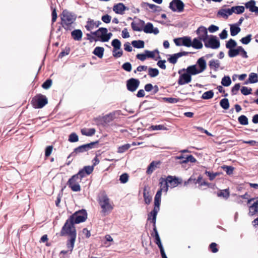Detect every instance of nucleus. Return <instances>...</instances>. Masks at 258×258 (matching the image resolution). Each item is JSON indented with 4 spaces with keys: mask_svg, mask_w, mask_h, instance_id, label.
Listing matches in <instances>:
<instances>
[{
    "mask_svg": "<svg viewBox=\"0 0 258 258\" xmlns=\"http://www.w3.org/2000/svg\"><path fill=\"white\" fill-rule=\"evenodd\" d=\"M75 224L68 218L59 232L60 236L68 237L67 246L71 252L73 250L77 237V230Z\"/></svg>",
    "mask_w": 258,
    "mask_h": 258,
    "instance_id": "1",
    "label": "nucleus"
},
{
    "mask_svg": "<svg viewBox=\"0 0 258 258\" xmlns=\"http://www.w3.org/2000/svg\"><path fill=\"white\" fill-rule=\"evenodd\" d=\"M61 25L67 31H70L73 28V26L76 19V16L67 10H64L60 15Z\"/></svg>",
    "mask_w": 258,
    "mask_h": 258,
    "instance_id": "2",
    "label": "nucleus"
},
{
    "mask_svg": "<svg viewBox=\"0 0 258 258\" xmlns=\"http://www.w3.org/2000/svg\"><path fill=\"white\" fill-rule=\"evenodd\" d=\"M98 141L84 144L76 148L68 157L70 159L71 157H75L77 154L82 153L89 151L93 148H97L98 145Z\"/></svg>",
    "mask_w": 258,
    "mask_h": 258,
    "instance_id": "3",
    "label": "nucleus"
},
{
    "mask_svg": "<svg viewBox=\"0 0 258 258\" xmlns=\"http://www.w3.org/2000/svg\"><path fill=\"white\" fill-rule=\"evenodd\" d=\"M107 28L101 27L96 31L91 32V34L94 35L96 39H98V41L107 42L112 36V33H107Z\"/></svg>",
    "mask_w": 258,
    "mask_h": 258,
    "instance_id": "4",
    "label": "nucleus"
},
{
    "mask_svg": "<svg viewBox=\"0 0 258 258\" xmlns=\"http://www.w3.org/2000/svg\"><path fill=\"white\" fill-rule=\"evenodd\" d=\"M69 218L74 224H79L86 220L87 219V213L85 210L83 209L75 212Z\"/></svg>",
    "mask_w": 258,
    "mask_h": 258,
    "instance_id": "5",
    "label": "nucleus"
},
{
    "mask_svg": "<svg viewBox=\"0 0 258 258\" xmlns=\"http://www.w3.org/2000/svg\"><path fill=\"white\" fill-rule=\"evenodd\" d=\"M99 204L102 209V212L105 214L110 212L113 208L112 203L106 195H102L99 199Z\"/></svg>",
    "mask_w": 258,
    "mask_h": 258,
    "instance_id": "6",
    "label": "nucleus"
},
{
    "mask_svg": "<svg viewBox=\"0 0 258 258\" xmlns=\"http://www.w3.org/2000/svg\"><path fill=\"white\" fill-rule=\"evenodd\" d=\"M31 104L35 108H41L48 103L46 97L41 94H38L32 98Z\"/></svg>",
    "mask_w": 258,
    "mask_h": 258,
    "instance_id": "7",
    "label": "nucleus"
},
{
    "mask_svg": "<svg viewBox=\"0 0 258 258\" xmlns=\"http://www.w3.org/2000/svg\"><path fill=\"white\" fill-rule=\"evenodd\" d=\"M82 179L76 174L73 175L68 181L67 185L73 191H80L81 186L79 183Z\"/></svg>",
    "mask_w": 258,
    "mask_h": 258,
    "instance_id": "8",
    "label": "nucleus"
},
{
    "mask_svg": "<svg viewBox=\"0 0 258 258\" xmlns=\"http://www.w3.org/2000/svg\"><path fill=\"white\" fill-rule=\"evenodd\" d=\"M205 46L207 48H211L212 49H217L220 47V41L216 36L212 35L209 39L204 41Z\"/></svg>",
    "mask_w": 258,
    "mask_h": 258,
    "instance_id": "9",
    "label": "nucleus"
},
{
    "mask_svg": "<svg viewBox=\"0 0 258 258\" xmlns=\"http://www.w3.org/2000/svg\"><path fill=\"white\" fill-rule=\"evenodd\" d=\"M184 5L181 0H173L170 2L169 8L173 12H182L184 10Z\"/></svg>",
    "mask_w": 258,
    "mask_h": 258,
    "instance_id": "10",
    "label": "nucleus"
},
{
    "mask_svg": "<svg viewBox=\"0 0 258 258\" xmlns=\"http://www.w3.org/2000/svg\"><path fill=\"white\" fill-rule=\"evenodd\" d=\"M184 69H183L178 71V74L180 75L178 80V84L179 85H183L185 84H188L191 81V77L189 76V74L187 73L181 74V72L184 71Z\"/></svg>",
    "mask_w": 258,
    "mask_h": 258,
    "instance_id": "11",
    "label": "nucleus"
},
{
    "mask_svg": "<svg viewBox=\"0 0 258 258\" xmlns=\"http://www.w3.org/2000/svg\"><path fill=\"white\" fill-rule=\"evenodd\" d=\"M140 82L138 79L131 78L126 81V88L131 92H135L140 85Z\"/></svg>",
    "mask_w": 258,
    "mask_h": 258,
    "instance_id": "12",
    "label": "nucleus"
},
{
    "mask_svg": "<svg viewBox=\"0 0 258 258\" xmlns=\"http://www.w3.org/2000/svg\"><path fill=\"white\" fill-rule=\"evenodd\" d=\"M93 171V167L91 166H85L83 169L79 170L76 174L82 179L83 178L86 177L92 173Z\"/></svg>",
    "mask_w": 258,
    "mask_h": 258,
    "instance_id": "13",
    "label": "nucleus"
},
{
    "mask_svg": "<svg viewBox=\"0 0 258 258\" xmlns=\"http://www.w3.org/2000/svg\"><path fill=\"white\" fill-rule=\"evenodd\" d=\"M159 185L160 187L157 192H160L161 195H162V191L167 192L169 185L168 184V182L166 178L161 177L159 179Z\"/></svg>",
    "mask_w": 258,
    "mask_h": 258,
    "instance_id": "14",
    "label": "nucleus"
},
{
    "mask_svg": "<svg viewBox=\"0 0 258 258\" xmlns=\"http://www.w3.org/2000/svg\"><path fill=\"white\" fill-rule=\"evenodd\" d=\"M101 24L99 21H95L94 20L88 18L86 22V25L85 26L87 30L90 31L95 28H97Z\"/></svg>",
    "mask_w": 258,
    "mask_h": 258,
    "instance_id": "15",
    "label": "nucleus"
},
{
    "mask_svg": "<svg viewBox=\"0 0 258 258\" xmlns=\"http://www.w3.org/2000/svg\"><path fill=\"white\" fill-rule=\"evenodd\" d=\"M197 33L199 35V38L200 40H202L203 41H205L208 38V32L207 29L203 27H200L197 30Z\"/></svg>",
    "mask_w": 258,
    "mask_h": 258,
    "instance_id": "16",
    "label": "nucleus"
},
{
    "mask_svg": "<svg viewBox=\"0 0 258 258\" xmlns=\"http://www.w3.org/2000/svg\"><path fill=\"white\" fill-rule=\"evenodd\" d=\"M128 8L125 7L123 3H118L115 5L113 7V11L116 14L122 15L124 11L128 10Z\"/></svg>",
    "mask_w": 258,
    "mask_h": 258,
    "instance_id": "17",
    "label": "nucleus"
},
{
    "mask_svg": "<svg viewBox=\"0 0 258 258\" xmlns=\"http://www.w3.org/2000/svg\"><path fill=\"white\" fill-rule=\"evenodd\" d=\"M145 25V22L142 20H139L138 22H133L131 23L132 29L135 31H142Z\"/></svg>",
    "mask_w": 258,
    "mask_h": 258,
    "instance_id": "18",
    "label": "nucleus"
},
{
    "mask_svg": "<svg viewBox=\"0 0 258 258\" xmlns=\"http://www.w3.org/2000/svg\"><path fill=\"white\" fill-rule=\"evenodd\" d=\"M166 179L168 182V184H169V186L171 187H175L181 183V181H179L178 178L175 176L169 175Z\"/></svg>",
    "mask_w": 258,
    "mask_h": 258,
    "instance_id": "19",
    "label": "nucleus"
},
{
    "mask_svg": "<svg viewBox=\"0 0 258 258\" xmlns=\"http://www.w3.org/2000/svg\"><path fill=\"white\" fill-rule=\"evenodd\" d=\"M161 163V162L160 161H152L148 166L146 171V173L148 175L151 174L157 168L159 167V166Z\"/></svg>",
    "mask_w": 258,
    "mask_h": 258,
    "instance_id": "20",
    "label": "nucleus"
},
{
    "mask_svg": "<svg viewBox=\"0 0 258 258\" xmlns=\"http://www.w3.org/2000/svg\"><path fill=\"white\" fill-rule=\"evenodd\" d=\"M255 2L254 0H250L245 3V7L246 9H248L251 12H254L256 15H258V7L255 6Z\"/></svg>",
    "mask_w": 258,
    "mask_h": 258,
    "instance_id": "21",
    "label": "nucleus"
},
{
    "mask_svg": "<svg viewBox=\"0 0 258 258\" xmlns=\"http://www.w3.org/2000/svg\"><path fill=\"white\" fill-rule=\"evenodd\" d=\"M145 53L146 54L147 58H151L155 60H157L160 58L159 55V52L157 49L151 51L149 50H145Z\"/></svg>",
    "mask_w": 258,
    "mask_h": 258,
    "instance_id": "22",
    "label": "nucleus"
},
{
    "mask_svg": "<svg viewBox=\"0 0 258 258\" xmlns=\"http://www.w3.org/2000/svg\"><path fill=\"white\" fill-rule=\"evenodd\" d=\"M258 213V200L249 207V215L253 216Z\"/></svg>",
    "mask_w": 258,
    "mask_h": 258,
    "instance_id": "23",
    "label": "nucleus"
},
{
    "mask_svg": "<svg viewBox=\"0 0 258 258\" xmlns=\"http://www.w3.org/2000/svg\"><path fill=\"white\" fill-rule=\"evenodd\" d=\"M197 64L199 66L200 73L204 72L207 67V64L205 60L203 57L200 58L197 61Z\"/></svg>",
    "mask_w": 258,
    "mask_h": 258,
    "instance_id": "24",
    "label": "nucleus"
},
{
    "mask_svg": "<svg viewBox=\"0 0 258 258\" xmlns=\"http://www.w3.org/2000/svg\"><path fill=\"white\" fill-rule=\"evenodd\" d=\"M159 211L153 209L148 215V220L150 221L153 225L156 224V217Z\"/></svg>",
    "mask_w": 258,
    "mask_h": 258,
    "instance_id": "25",
    "label": "nucleus"
},
{
    "mask_svg": "<svg viewBox=\"0 0 258 258\" xmlns=\"http://www.w3.org/2000/svg\"><path fill=\"white\" fill-rule=\"evenodd\" d=\"M71 35L75 40L80 41L82 39L83 33L81 30L76 29L72 32Z\"/></svg>",
    "mask_w": 258,
    "mask_h": 258,
    "instance_id": "26",
    "label": "nucleus"
},
{
    "mask_svg": "<svg viewBox=\"0 0 258 258\" xmlns=\"http://www.w3.org/2000/svg\"><path fill=\"white\" fill-rule=\"evenodd\" d=\"M161 195L160 192H157L154 198V210L159 211Z\"/></svg>",
    "mask_w": 258,
    "mask_h": 258,
    "instance_id": "27",
    "label": "nucleus"
},
{
    "mask_svg": "<svg viewBox=\"0 0 258 258\" xmlns=\"http://www.w3.org/2000/svg\"><path fill=\"white\" fill-rule=\"evenodd\" d=\"M186 73L189 74V76L195 75L200 74L198 69H197L196 65H192L187 67L186 69Z\"/></svg>",
    "mask_w": 258,
    "mask_h": 258,
    "instance_id": "28",
    "label": "nucleus"
},
{
    "mask_svg": "<svg viewBox=\"0 0 258 258\" xmlns=\"http://www.w3.org/2000/svg\"><path fill=\"white\" fill-rule=\"evenodd\" d=\"M258 82V76L256 73H251L249 75V78L247 81L245 83V84L248 83H255Z\"/></svg>",
    "mask_w": 258,
    "mask_h": 258,
    "instance_id": "29",
    "label": "nucleus"
},
{
    "mask_svg": "<svg viewBox=\"0 0 258 258\" xmlns=\"http://www.w3.org/2000/svg\"><path fill=\"white\" fill-rule=\"evenodd\" d=\"M229 11H231V9H222L218 12V15L227 19L229 16L232 14V13H230Z\"/></svg>",
    "mask_w": 258,
    "mask_h": 258,
    "instance_id": "30",
    "label": "nucleus"
},
{
    "mask_svg": "<svg viewBox=\"0 0 258 258\" xmlns=\"http://www.w3.org/2000/svg\"><path fill=\"white\" fill-rule=\"evenodd\" d=\"M81 132L83 135L86 136H92L96 132V130L94 128H83L81 130Z\"/></svg>",
    "mask_w": 258,
    "mask_h": 258,
    "instance_id": "31",
    "label": "nucleus"
},
{
    "mask_svg": "<svg viewBox=\"0 0 258 258\" xmlns=\"http://www.w3.org/2000/svg\"><path fill=\"white\" fill-rule=\"evenodd\" d=\"M209 66L211 69L216 71L220 67V61L218 60L212 59L209 61Z\"/></svg>",
    "mask_w": 258,
    "mask_h": 258,
    "instance_id": "32",
    "label": "nucleus"
},
{
    "mask_svg": "<svg viewBox=\"0 0 258 258\" xmlns=\"http://www.w3.org/2000/svg\"><path fill=\"white\" fill-rule=\"evenodd\" d=\"M104 49L102 47L97 46L95 48L93 53L97 56L99 58H102L104 54Z\"/></svg>",
    "mask_w": 258,
    "mask_h": 258,
    "instance_id": "33",
    "label": "nucleus"
},
{
    "mask_svg": "<svg viewBox=\"0 0 258 258\" xmlns=\"http://www.w3.org/2000/svg\"><path fill=\"white\" fill-rule=\"evenodd\" d=\"M244 11V7L243 6H234L231 8V11H229L230 13H235L237 14H239L243 13Z\"/></svg>",
    "mask_w": 258,
    "mask_h": 258,
    "instance_id": "34",
    "label": "nucleus"
},
{
    "mask_svg": "<svg viewBox=\"0 0 258 258\" xmlns=\"http://www.w3.org/2000/svg\"><path fill=\"white\" fill-rule=\"evenodd\" d=\"M240 28L235 25H230V34L232 36L236 35L238 33L240 32Z\"/></svg>",
    "mask_w": 258,
    "mask_h": 258,
    "instance_id": "35",
    "label": "nucleus"
},
{
    "mask_svg": "<svg viewBox=\"0 0 258 258\" xmlns=\"http://www.w3.org/2000/svg\"><path fill=\"white\" fill-rule=\"evenodd\" d=\"M143 197L146 204H149L152 201V197L150 195L149 192L147 191L146 188L144 189Z\"/></svg>",
    "mask_w": 258,
    "mask_h": 258,
    "instance_id": "36",
    "label": "nucleus"
},
{
    "mask_svg": "<svg viewBox=\"0 0 258 258\" xmlns=\"http://www.w3.org/2000/svg\"><path fill=\"white\" fill-rule=\"evenodd\" d=\"M191 45L192 47L196 49H201L203 47L202 43L197 38H194L193 41L191 42Z\"/></svg>",
    "mask_w": 258,
    "mask_h": 258,
    "instance_id": "37",
    "label": "nucleus"
},
{
    "mask_svg": "<svg viewBox=\"0 0 258 258\" xmlns=\"http://www.w3.org/2000/svg\"><path fill=\"white\" fill-rule=\"evenodd\" d=\"M132 44L135 48H142L144 47L145 43L144 41L141 40H134L132 42Z\"/></svg>",
    "mask_w": 258,
    "mask_h": 258,
    "instance_id": "38",
    "label": "nucleus"
},
{
    "mask_svg": "<svg viewBox=\"0 0 258 258\" xmlns=\"http://www.w3.org/2000/svg\"><path fill=\"white\" fill-rule=\"evenodd\" d=\"M153 25L151 23H148L143 28V30L146 33H152L153 31Z\"/></svg>",
    "mask_w": 258,
    "mask_h": 258,
    "instance_id": "39",
    "label": "nucleus"
},
{
    "mask_svg": "<svg viewBox=\"0 0 258 258\" xmlns=\"http://www.w3.org/2000/svg\"><path fill=\"white\" fill-rule=\"evenodd\" d=\"M229 196L230 194L228 189L221 190L220 192L217 193L218 197H223L226 199H227L229 197Z\"/></svg>",
    "mask_w": 258,
    "mask_h": 258,
    "instance_id": "40",
    "label": "nucleus"
},
{
    "mask_svg": "<svg viewBox=\"0 0 258 258\" xmlns=\"http://www.w3.org/2000/svg\"><path fill=\"white\" fill-rule=\"evenodd\" d=\"M239 54V46L236 49H231L228 51V56L230 57H234Z\"/></svg>",
    "mask_w": 258,
    "mask_h": 258,
    "instance_id": "41",
    "label": "nucleus"
},
{
    "mask_svg": "<svg viewBox=\"0 0 258 258\" xmlns=\"http://www.w3.org/2000/svg\"><path fill=\"white\" fill-rule=\"evenodd\" d=\"M182 41V45L186 47L191 46V40L190 37H183L181 38Z\"/></svg>",
    "mask_w": 258,
    "mask_h": 258,
    "instance_id": "42",
    "label": "nucleus"
},
{
    "mask_svg": "<svg viewBox=\"0 0 258 258\" xmlns=\"http://www.w3.org/2000/svg\"><path fill=\"white\" fill-rule=\"evenodd\" d=\"M236 45L237 43L232 39H230L226 43V47L229 50L234 48Z\"/></svg>",
    "mask_w": 258,
    "mask_h": 258,
    "instance_id": "43",
    "label": "nucleus"
},
{
    "mask_svg": "<svg viewBox=\"0 0 258 258\" xmlns=\"http://www.w3.org/2000/svg\"><path fill=\"white\" fill-rule=\"evenodd\" d=\"M159 73V71L157 69L149 68L148 69V75L152 78L157 76Z\"/></svg>",
    "mask_w": 258,
    "mask_h": 258,
    "instance_id": "44",
    "label": "nucleus"
},
{
    "mask_svg": "<svg viewBox=\"0 0 258 258\" xmlns=\"http://www.w3.org/2000/svg\"><path fill=\"white\" fill-rule=\"evenodd\" d=\"M111 45L113 47V49L115 50H119L121 47V42L117 39H114L111 42Z\"/></svg>",
    "mask_w": 258,
    "mask_h": 258,
    "instance_id": "45",
    "label": "nucleus"
},
{
    "mask_svg": "<svg viewBox=\"0 0 258 258\" xmlns=\"http://www.w3.org/2000/svg\"><path fill=\"white\" fill-rule=\"evenodd\" d=\"M238 122L241 125H247L248 123L247 117L244 115H241L238 118Z\"/></svg>",
    "mask_w": 258,
    "mask_h": 258,
    "instance_id": "46",
    "label": "nucleus"
},
{
    "mask_svg": "<svg viewBox=\"0 0 258 258\" xmlns=\"http://www.w3.org/2000/svg\"><path fill=\"white\" fill-rule=\"evenodd\" d=\"M220 105L224 109H228L229 107V103L227 98L222 99L220 102Z\"/></svg>",
    "mask_w": 258,
    "mask_h": 258,
    "instance_id": "47",
    "label": "nucleus"
},
{
    "mask_svg": "<svg viewBox=\"0 0 258 258\" xmlns=\"http://www.w3.org/2000/svg\"><path fill=\"white\" fill-rule=\"evenodd\" d=\"M130 147L131 145L129 144H126L121 146H119L117 149V153H123L128 150Z\"/></svg>",
    "mask_w": 258,
    "mask_h": 258,
    "instance_id": "48",
    "label": "nucleus"
},
{
    "mask_svg": "<svg viewBox=\"0 0 258 258\" xmlns=\"http://www.w3.org/2000/svg\"><path fill=\"white\" fill-rule=\"evenodd\" d=\"M231 83V80L229 76H224L221 81V84L224 86H229Z\"/></svg>",
    "mask_w": 258,
    "mask_h": 258,
    "instance_id": "49",
    "label": "nucleus"
},
{
    "mask_svg": "<svg viewBox=\"0 0 258 258\" xmlns=\"http://www.w3.org/2000/svg\"><path fill=\"white\" fill-rule=\"evenodd\" d=\"M196 161L197 160H196V158L192 155H187L185 157V160L181 161L180 162V163H187L188 162H190L191 163H195L196 162Z\"/></svg>",
    "mask_w": 258,
    "mask_h": 258,
    "instance_id": "50",
    "label": "nucleus"
},
{
    "mask_svg": "<svg viewBox=\"0 0 258 258\" xmlns=\"http://www.w3.org/2000/svg\"><path fill=\"white\" fill-rule=\"evenodd\" d=\"M214 92L212 90H210L204 92L202 95V98L204 99H209L213 98Z\"/></svg>",
    "mask_w": 258,
    "mask_h": 258,
    "instance_id": "51",
    "label": "nucleus"
},
{
    "mask_svg": "<svg viewBox=\"0 0 258 258\" xmlns=\"http://www.w3.org/2000/svg\"><path fill=\"white\" fill-rule=\"evenodd\" d=\"M203 180V177L202 175H199L197 179L196 178H192L191 177H190L187 182H185V184H186L187 183H189L190 182L193 181L194 183L195 184H199V183L201 181V180Z\"/></svg>",
    "mask_w": 258,
    "mask_h": 258,
    "instance_id": "52",
    "label": "nucleus"
},
{
    "mask_svg": "<svg viewBox=\"0 0 258 258\" xmlns=\"http://www.w3.org/2000/svg\"><path fill=\"white\" fill-rule=\"evenodd\" d=\"M223 170L226 172L228 175H231L233 174L234 168L232 166L224 165L222 167Z\"/></svg>",
    "mask_w": 258,
    "mask_h": 258,
    "instance_id": "53",
    "label": "nucleus"
},
{
    "mask_svg": "<svg viewBox=\"0 0 258 258\" xmlns=\"http://www.w3.org/2000/svg\"><path fill=\"white\" fill-rule=\"evenodd\" d=\"M79 141L78 135L75 133H72L69 135V141L71 143L77 142Z\"/></svg>",
    "mask_w": 258,
    "mask_h": 258,
    "instance_id": "54",
    "label": "nucleus"
},
{
    "mask_svg": "<svg viewBox=\"0 0 258 258\" xmlns=\"http://www.w3.org/2000/svg\"><path fill=\"white\" fill-rule=\"evenodd\" d=\"M142 7L145 6H148L151 9L153 10L154 12L159 11L158 9L160 8V7L157 6L154 4H151L148 3H142L141 4Z\"/></svg>",
    "mask_w": 258,
    "mask_h": 258,
    "instance_id": "55",
    "label": "nucleus"
},
{
    "mask_svg": "<svg viewBox=\"0 0 258 258\" xmlns=\"http://www.w3.org/2000/svg\"><path fill=\"white\" fill-rule=\"evenodd\" d=\"M150 128L152 130H167V127L163 124H159V125H151Z\"/></svg>",
    "mask_w": 258,
    "mask_h": 258,
    "instance_id": "56",
    "label": "nucleus"
},
{
    "mask_svg": "<svg viewBox=\"0 0 258 258\" xmlns=\"http://www.w3.org/2000/svg\"><path fill=\"white\" fill-rule=\"evenodd\" d=\"M52 83L51 79H47L42 84V87L44 89H48L51 87Z\"/></svg>",
    "mask_w": 258,
    "mask_h": 258,
    "instance_id": "57",
    "label": "nucleus"
},
{
    "mask_svg": "<svg viewBox=\"0 0 258 258\" xmlns=\"http://www.w3.org/2000/svg\"><path fill=\"white\" fill-rule=\"evenodd\" d=\"M251 40V35H247L246 37H243L241 39L240 41L244 44H248Z\"/></svg>",
    "mask_w": 258,
    "mask_h": 258,
    "instance_id": "58",
    "label": "nucleus"
},
{
    "mask_svg": "<svg viewBox=\"0 0 258 258\" xmlns=\"http://www.w3.org/2000/svg\"><path fill=\"white\" fill-rule=\"evenodd\" d=\"M252 89L248 88L246 87H242L241 89V92L244 95H247L251 93Z\"/></svg>",
    "mask_w": 258,
    "mask_h": 258,
    "instance_id": "59",
    "label": "nucleus"
},
{
    "mask_svg": "<svg viewBox=\"0 0 258 258\" xmlns=\"http://www.w3.org/2000/svg\"><path fill=\"white\" fill-rule=\"evenodd\" d=\"M179 58L178 55H177V53H175L170 57L168 58V60L172 64H175L177 62V59Z\"/></svg>",
    "mask_w": 258,
    "mask_h": 258,
    "instance_id": "60",
    "label": "nucleus"
},
{
    "mask_svg": "<svg viewBox=\"0 0 258 258\" xmlns=\"http://www.w3.org/2000/svg\"><path fill=\"white\" fill-rule=\"evenodd\" d=\"M163 100L170 103H174L178 102V99L172 97H164Z\"/></svg>",
    "mask_w": 258,
    "mask_h": 258,
    "instance_id": "61",
    "label": "nucleus"
},
{
    "mask_svg": "<svg viewBox=\"0 0 258 258\" xmlns=\"http://www.w3.org/2000/svg\"><path fill=\"white\" fill-rule=\"evenodd\" d=\"M128 180V175L127 173H123L120 176L119 180L121 183H125Z\"/></svg>",
    "mask_w": 258,
    "mask_h": 258,
    "instance_id": "62",
    "label": "nucleus"
},
{
    "mask_svg": "<svg viewBox=\"0 0 258 258\" xmlns=\"http://www.w3.org/2000/svg\"><path fill=\"white\" fill-rule=\"evenodd\" d=\"M217 244L215 242L211 243L209 245V248L211 251L213 253H216L218 251V249L217 247Z\"/></svg>",
    "mask_w": 258,
    "mask_h": 258,
    "instance_id": "63",
    "label": "nucleus"
},
{
    "mask_svg": "<svg viewBox=\"0 0 258 258\" xmlns=\"http://www.w3.org/2000/svg\"><path fill=\"white\" fill-rule=\"evenodd\" d=\"M53 149L52 146H47L45 150V156L46 158L48 157L51 154Z\"/></svg>",
    "mask_w": 258,
    "mask_h": 258,
    "instance_id": "64",
    "label": "nucleus"
}]
</instances>
